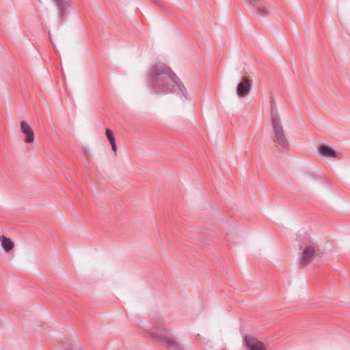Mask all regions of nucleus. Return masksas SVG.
<instances>
[{"mask_svg":"<svg viewBox=\"0 0 350 350\" xmlns=\"http://www.w3.org/2000/svg\"><path fill=\"white\" fill-rule=\"evenodd\" d=\"M110 144L111 146L112 150L115 152V154H116L117 146H116V142H111Z\"/></svg>","mask_w":350,"mask_h":350,"instance_id":"4468645a","label":"nucleus"},{"mask_svg":"<svg viewBox=\"0 0 350 350\" xmlns=\"http://www.w3.org/2000/svg\"><path fill=\"white\" fill-rule=\"evenodd\" d=\"M1 239H2V243H1L2 247L6 252H9L14 248V243L11 240V239L3 235L1 237Z\"/></svg>","mask_w":350,"mask_h":350,"instance_id":"9d476101","label":"nucleus"},{"mask_svg":"<svg viewBox=\"0 0 350 350\" xmlns=\"http://www.w3.org/2000/svg\"><path fill=\"white\" fill-rule=\"evenodd\" d=\"M252 81L247 77H243L237 87V94L239 97H245L251 91Z\"/></svg>","mask_w":350,"mask_h":350,"instance_id":"39448f33","label":"nucleus"},{"mask_svg":"<svg viewBox=\"0 0 350 350\" xmlns=\"http://www.w3.org/2000/svg\"><path fill=\"white\" fill-rule=\"evenodd\" d=\"M148 87L151 93L165 95L180 94L186 98V89L172 69L163 63L154 64L147 77Z\"/></svg>","mask_w":350,"mask_h":350,"instance_id":"f257e3e1","label":"nucleus"},{"mask_svg":"<svg viewBox=\"0 0 350 350\" xmlns=\"http://www.w3.org/2000/svg\"><path fill=\"white\" fill-rule=\"evenodd\" d=\"M255 9L256 10L258 14L261 16H265L269 13L268 8L260 2L258 3V5H256Z\"/></svg>","mask_w":350,"mask_h":350,"instance_id":"9b49d317","label":"nucleus"},{"mask_svg":"<svg viewBox=\"0 0 350 350\" xmlns=\"http://www.w3.org/2000/svg\"><path fill=\"white\" fill-rule=\"evenodd\" d=\"M245 2H247L248 4L252 5L253 7L256 8V5L259 3L257 0H245Z\"/></svg>","mask_w":350,"mask_h":350,"instance_id":"ddd939ff","label":"nucleus"},{"mask_svg":"<svg viewBox=\"0 0 350 350\" xmlns=\"http://www.w3.org/2000/svg\"><path fill=\"white\" fill-rule=\"evenodd\" d=\"M319 153L321 157H329L335 158L336 157V152L334 150H332L331 148L325 146L321 145L319 148Z\"/></svg>","mask_w":350,"mask_h":350,"instance_id":"1a4fd4ad","label":"nucleus"},{"mask_svg":"<svg viewBox=\"0 0 350 350\" xmlns=\"http://www.w3.org/2000/svg\"><path fill=\"white\" fill-rule=\"evenodd\" d=\"M55 4L58 15L63 17L66 14L67 10L71 8L73 0H51Z\"/></svg>","mask_w":350,"mask_h":350,"instance_id":"0eeeda50","label":"nucleus"},{"mask_svg":"<svg viewBox=\"0 0 350 350\" xmlns=\"http://www.w3.org/2000/svg\"><path fill=\"white\" fill-rule=\"evenodd\" d=\"M244 342L249 350H266L263 342L251 336H245Z\"/></svg>","mask_w":350,"mask_h":350,"instance_id":"423d86ee","label":"nucleus"},{"mask_svg":"<svg viewBox=\"0 0 350 350\" xmlns=\"http://www.w3.org/2000/svg\"><path fill=\"white\" fill-rule=\"evenodd\" d=\"M320 258V249L317 243L310 241L306 243L302 249L299 263L306 267Z\"/></svg>","mask_w":350,"mask_h":350,"instance_id":"20e7f679","label":"nucleus"},{"mask_svg":"<svg viewBox=\"0 0 350 350\" xmlns=\"http://www.w3.org/2000/svg\"><path fill=\"white\" fill-rule=\"evenodd\" d=\"M105 135L109 143L115 142V137L113 136V132L110 129H107L105 130Z\"/></svg>","mask_w":350,"mask_h":350,"instance_id":"f8f14e48","label":"nucleus"},{"mask_svg":"<svg viewBox=\"0 0 350 350\" xmlns=\"http://www.w3.org/2000/svg\"><path fill=\"white\" fill-rule=\"evenodd\" d=\"M145 329L152 338L163 343L170 350H183V345L177 340L172 329L167 327L164 322L157 321L154 325H150Z\"/></svg>","mask_w":350,"mask_h":350,"instance_id":"f03ea898","label":"nucleus"},{"mask_svg":"<svg viewBox=\"0 0 350 350\" xmlns=\"http://www.w3.org/2000/svg\"><path fill=\"white\" fill-rule=\"evenodd\" d=\"M21 131L25 135L24 140L25 143L30 144L34 141V133L29 124L25 120L21 122Z\"/></svg>","mask_w":350,"mask_h":350,"instance_id":"6e6552de","label":"nucleus"},{"mask_svg":"<svg viewBox=\"0 0 350 350\" xmlns=\"http://www.w3.org/2000/svg\"><path fill=\"white\" fill-rule=\"evenodd\" d=\"M270 121L273 135L275 139L274 142L281 148H288L289 144L284 134V128L275 104L273 103H271V106Z\"/></svg>","mask_w":350,"mask_h":350,"instance_id":"7ed1b4c3","label":"nucleus"}]
</instances>
